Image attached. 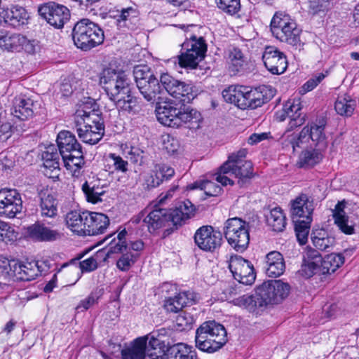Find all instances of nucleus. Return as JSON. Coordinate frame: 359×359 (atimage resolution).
<instances>
[{
	"instance_id": "obj_27",
	"label": "nucleus",
	"mask_w": 359,
	"mask_h": 359,
	"mask_svg": "<svg viewBox=\"0 0 359 359\" xmlns=\"http://www.w3.org/2000/svg\"><path fill=\"white\" fill-rule=\"evenodd\" d=\"M197 294L194 292L187 291L180 292L172 297L164 300L163 307L170 313H177L184 307L196 302Z\"/></svg>"
},
{
	"instance_id": "obj_49",
	"label": "nucleus",
	"mask_w": 359,
	"mask_h": 359,
	"mask_svg": "<svg viewBox=\"0 0 359 359\" xmlns=\"http://www.w3.org/2000/svg\"><path fill=\"white\" fill-rule=\"evenodd\" d=\"M137 258V254L131 252H123L116 261V267L121 271H128L135 264Z\"/></svg>"
},
{
	"instance_id": "obj_38",
	"label": "nucleus",
	"mask_w": 359,
	"mask_h": 359,
	"mask_svg": "<svg viewBox=\"0 0 359 359\" xmlns=\"http://www.w3.org/2000/svg\"><path fill=\"white\" fill-rule=\"evenodd\" d=\"M88 211L71 210L65 217L66 224L73 232L79 235H85V215Z\"/></svg>"
},
{
	"instance_id": "obj_7",
	"label": "nucleus",
	"mask_w": 359,
	"mask_h": 359,
	"mask_svg": "<svg viewBox=\"0 0 359 359\" xmlns=\"http://www.w3.org/2000/svg\"><path fill=\"white\" fill-rule=\"evenodd\" d=\"M270 27L272 34L280 41L292 46L299 44L302 29L287 14L276 12Z\"/></svg>"
},
{
	"instance_id": "obj_42",
	"label": "nucleus",
	"mask_w": 359,
	"mask_h": 359,
	"mask_svg": "<svg viewBox=\"0 0 359 359\" xmlns=\"http://www.w3.org/2000/svg\"><path fill=\"white\" fill-rule=\"evenodd\" d=\"M356 100L352 98L347 93L339 95L335 102L334 109L341 116H351L355 108Z\"/></svg>"
},
{
	"instance_id": "obj_60",
	"label": "nucleus",
	"mask_w": 359,
	"mask_h": 359,
	"mask_svg": "<svg viewBox=\"0 0 359 359\" xmlns=\"http://www.w3.org/2000/svg\"><path fill=\"white\" fill-rule=\"evenodd\" d=\"M20 50L23 49L29 54H34L39 48V41L34 39L29 40L25 36V41L20 44Z\"/></svg>"
},
{
	"instance_id": "obj_53",
	"label": "nucleus",
	"mask_w": 359,
	"mask_h": 359,
	"mask_svg": "<svg viewBox=\"0 0 359 359\" xmlns=\"http://www.w3.org/2000/svg\"><path fill=\"white\" fill-rule=\"evenodd\" d=\"M18 233L7 222L0 220V241L8 243L17 239Z\"/></svg>"
},
{
	"instance_id": "obj_61",
	"label": "nucleus",
	"mask_w": 359,
	"mask_h": 359,
	"mask_svg": "<svg viewBox=\"0 0 359 359\" xmlns=\"http://www.w3.org/2000/svg\"><path fill=\"white\" fill-rule=\"evenodd\" d=\"M172 330L170 328H161L150 332L146 336L153 338L154 339H159L163 341H166V338L171 336Z\"/></svg>"
},
{
	"instance_id": "obj_22",
	"label": "nucleus",
	"mask_w": 359,
	"mask_h": 359,
	"mask_svg": "<svg viewBox=\"0 0 359 359\" xmlns=\"http://www.w3.org/2000/svg\"><path fill=\"white\" fill-rule=\"evenodd\" d=\"M195 208L191 202L186 200L168 210L169 222L175 229L184 225L194 215Z\"/></svg>"
},
{
	"instance_id": "obj_25",
	"label": "nucleus",
	"mask_w": 359,
	"mask_h": 359,
	"mask_svg": "<svg viewBox=\"0 0 359 359\" xmlns=\"http://www.w3.org/2000/svg\"><path fill=\"white\" fill-rule=\"evenodd\" d=\"M85 235L95 236L103 233L109 225V217L100 212H88L85 215Z\"/></svg>"
},
{
	"instance_id": "obj_36",
	"label": "nucleus",
	"mask_w": 359,
	"mask_h": 359,
	"mask_svg": "<svg viewBox=\"0 0 359 359\" xmlns=\"http://www.w3.org/2000/svg\"><path fill=\"white\" fill-rule=\"evenodd\" d=\"M25 41V36L19 33L0 31V48L9 52L20 51V44Z\"/></svg>"
},
{
	"instance_id": "obj_12",
	"label": "nucleus",
	"mask_w": 359,
	"mask_h": 359,
	"mask_svg": "<svg viewBox=\"0 0 359 359\" xmlns=\"http://www.w3.org/2000/svg\"><path fill=\"white\" fill-rule=\"evenodd\" d=\"M38 13L50 25L56 29L62 28L70 19V11L67 7L54 1L40 5Z\"/></svg>"
},
{
	"instance_id": "obj_5",
	"label": "nucleus",
	"mask_w": 359,
	"mask_h": 359,
	"mask_svg": "<svg viewBox=\"0 0 359 359\" xmlns=\"http://www.w3.org/2000/svg\"><path fill=\"white\" fill-rule=\"evenodd\" d=\"M88 113L87 118L82 119V116H86L87 113L83 109L76 111L75 124L80 140L84 143L93 145L102 138L104 125L102 118L93 110Z\"/></svg>"
},
{
	"instance_id": "obj_35",
	"label": "nucleus",
	"mask_w": 359,
	"mask_h": 359,
	"mask_svg": "<svg viewBox=\"0 0 359 359\" xmlns=\"http://www.w3.org/2000/svg\"><path fill=\"white\" fill-rule=\"evenodd\" d=\"M81 190L88 203L96 204L102 201V196L105 194L100 180L86 181L81 186Z\"/></svg>"
},
{
	"instance_id": "obj_32",
	"label": "nucleus",
	"mask_w": 359,
	"mask_h": 359,
	"mask_svg": "<svg viewBox=\"0 0 359 359\" xmlns=\"http://www.w3.org/2000/svg\"><path fill=\"white\" fill-rule=\"evenodd\" d=\"M266 273L269 277H278L283 273L285 264L283 255L278 251H271L266 255Z\"/></svg>"
},
{
	"instance_id": "obj_56",
	"label": "nucleus",
	"mask_w": 359,
	"mask_h": 359,
	"mask_svg": "<svg viewBox=\"0 0 359 359\" xmlns=\"http://www.w3.org/2000/svg\"><path fill=\"white\" fill-rule=\"evenodd\" d=\"M163 148L168 154H174L180 149V142L175 137L167 135L163 138Z\"/></svg>"
},
{
	"instance_id": "obj_46",
	"label": "nucleus",
	"mask_w": 359,
	"mask_h": 359,
	"mask_svg": "<svg viewBox=\"0 0 359 359\" xmlns=\"http://www.w3.org/2000/svg\"><path fill=\"white\" fill-rule=\"evenodd\" d=\"M137 17L138 11L136 9L132 7L123 8L117 19V25L120 27L133 28V25L137 22Z\"/></svg>"
},
{
	"instance_id": "obj_34",
	"label": "nucleus",
	"mask_w": 359,
	"mask_h": 359,
	"mask_svg": "<svg viewBox=\"0 0 359 359\" xmlns=\"http://www.w3.org/2000/svg\"><path fill=\"white\" fill-rule=\"evenodd\" d=\"M147 339L137 337L128 347L121 349L122 359H144L146 356Z\"/></svg>"
},
{
	"instance_id": "obj_29",
	"label": "nucleus",
	"mask_w": 359,
	"mask_h": 359,
	"mask_svg": "<svg viewBox=\"0 0 359 359\" xmlns=\"http://www.w3.org/2000/svg\"><path fill=\"white\" fill-rule=\"evenodd\" d=\"M314 204L312 199H310L306 194H302L292 201L291 214L292 219L301 218H311Z\"/></svg>"
},
{
	"instance_id": "obj_4",
	"label": "nucleus",
	"mask_w": 359,
	"mask_h": 359,
	"mask_svg": "<svg viewBox=\"0 0 359 359\" xmlns=\"http://www.w3.org/2000/svg\"><path fill=\"white\" fill-rule=\"evenodd\" d=\"M224 327L215 320L203 323L196 330L195 345L200 351L213 353L227 342Z\"/></svg>"
},
{
	"instance_id": "obj_10",
	"label": "nucleus",
	"mask_w": 359,
	"mask_h": 359,
	"mask_svg": "<svg viewBox=\"0 0 359 359\" xmlns=\"http://www.w3.org/2000/svg\"><path fill=\"white\" fill-rule=\"evenodd\" d=\"M326 125L325 121L323 118L318 122H312L304 126L298 135L292 133L286 135L287 140H288L289 146L292 149L293 151L297 148H300L305 143L311 140L316 144H322L323 147L326 146L325 134L324 133Z\"/></svg>"
},
{
	"instance_id": "obj_40",
	"label": "nucleus",
	"mask_w": 359,
	"mask_h": 359,
	"mask_svg": "<svg viewBox=\"0 0 359 359\" xmlns=\"http://www.w3.org/2000/svg\"><path fill=\"white\" fill-rule=\"evenodd\" d=\"M168 359H197V355L193 348L183 343L169 346Z\"/></svg>"
},
{
	"instance_id": "obj_24",
	"label": "nucleus",
	"mask_w": 359,
	"mask_h": 359,
	"mask_svg": "<svg viewBox=\"0 0 359 359\" xmlns=\"http://www.w3.org/2000/svg\"><path fill=\"white\" fill-rule=\"evenodd\" d=\"M320 262V253L311 247H307L303 255L301 274L309 278L316 273H321Z\"/></svg>"
},
{
	"instance_id": "obj_64",
	"label": "nucleus",
	"mask_w": 359,
	"mask_h": 359,
	"mask_svg": "<svg viewBox=\"0 0 359 359\" xmlns=\"http://www.w3.org/2000/svg\"><path fill=\"white\" fill-rule=\"evenodd\" d=\"M161 180L155 176L152 171L144 176V185L149 189L158 187L161 184Z\"/></svg>"
},
{
	"instance_id": "obj_48",
	"label": "nucleus",
	"mask_w": 359,
	"mask_h": 359,
	"mask_svg": "<svg viewBox=\"0 0 359 359\" xmlns=\"http://www.w3.org/2000/svg\"><path fill=\"white\" fill-rule=\"evenodd\" d=\"M161 86L164 90H171L173 88L181 87L186 90H193V86L190 83H186L174 79L168 74H163L160 78Z\"/></svg>"
},
{
	"instance_id": "obj_13",
	"label": "nucleus",
	"mask_w": 359,
	"mask_h": 359,
	"mask_svg": "<svg viewBox=\"0 0 359 359\" xmlns=\"http://www.w3.org/2000/svg\"><path fill=\"white\" fill-rule=\"evenodd\" d=\"M229 269L235 280L239 283L251 285L256 278L252 263L238 255L231 256L229 261Z\"/></svg>"
},
{
	"instance_id": "obj_30",
	"label": "nucleus",
	"mask_w": 359,
	"mask_h": 359,
	"mask_svg": "<svg viewBox=\"0 0 359 359\" xmlns=\"http://www.w3.org/2000/svg\"><path fill=\"white\" fill-rule=\"evenodd\" d=\"M133 76L139 90L154 88L159 85L158 80L151 73L147 65H136L133 69Z\"/></svg>"
},
{
	"instance_id": "obj_37",
	"label": "nucleus",
	"mask_w": 359,
	"mask_h": 359,
	"mask_svg": "<svg viewBox=\"0 0 359 359\" xmlns=\"http://www.w3.org/2000/svg\"><path fill=\"white\" fill-rule=\"evenodd\" d=\"M147 339L146 353L150 359H163L165 353L169 348L168 341H163L159 339H154L147 336H143Z\"/></svg>"
},
{
	"instance_id": "obj_31",
	"label": "nucleus",
	"mask_w": 359,
	"mask_h": 359,
	"mask_svg": "<svg viewBox=\"0 0 359 359\" xmlns=\"http://www.w3.org/2000/svg\"><path fill=\"white\" fill-rule=\"evenodd\" d=\"M62 158L67 170H69L74 176L80 175V170L85 164L83 153L80 144H79V148L75 147L62 156Z\"/></svg>"
},
{
	"instance_id": "obj_33",
	"label": "nucleus",
	"mask_w": 359,
	"mask_h": 359,
	"mask_svg": "<svg viewBox=\"0 0 359 359\" xmlns=\"http://www.w3.org/2000/svg\"><path fill=\"white\" fill-rule=\"evenodd\" d=\"M33 104L30 98L21 96L15 97L12 114L20 121H25L33 116Z\"/></svg>"
},
{
	"instance_id": "obj_43",
	"label": "nucleus",
	"mask_w": 359,
	"mask_h": 359,
	"mask_svg": "<svg viewBox=\"0 0 359 359\" xmlns=\"http://www.w3.org/2000/svg\"><path fill=\"white\" fill-rule=\"evenodd\" d=\"M57 143L59 149V154L63 156L66 153L69 152L73 148H79V142L74 135L67 130L59 133L57 137Z\"/></svg>"
},
{
	"instance_id": "obj_9",
	"label": "nucleus",
	"mask_w": 359,
	"mask_h": 359,
	"mask_svg": "<svg viewBox=\"0 0 359 359\" xmlns=\"http://www.w3.org/2000/svg\"><path fill=\"white\" fill-rule=\"evenodd\" d=\"M206 51L207 44L203 37H197L195 34L187 35L178 57L179 64L181 67L195 69L205 57Z\"/></svg>"
},
{
	"instance_id": "obj_16",
	"label": "nucleus",
	"mask_w": 359,
	"mask_h": 359,
	"mask_svg": "<svg viewBox=\"0 0 359 359\" xmlns=\"http://www.w3.org/2000/svg\"><path fill=\"white\" fill-rule=\"evenodd\" d=\"M105 93L117 107L129 114H136L141 109L140 98L136 96L134 91H105Z\"/></svg>"
},
{
	"instance_id": "obj_47",
	"label": "nucleus",
	"mask_w": 359,
	"mask_h": 359,
	"mask_svg": "<svg viewBox=\"0 0 359 359\" xmlns=\"http://www.w3.org/2000/svg\"><path fill=\"white\" fill-rule=\"evenodd\" d=\"M229 69L234 74L240 72L244 66V59L241 50L237 48H233L229 53Z\"/></svg>"
},
{
	"instance_id": "obj_45",
	"label": "nucleus",
	"mask_w": 359,
	"mask_h": 359,
	"mask_svg": "<svg viewBox=\"0 0 359 359\" xmlns=\"http://www.w3.org/2000/svg\"><path fill=\"white\" fill-rule=\"evenodd\" d=\"M266 221L274 231H282L285 227V217L280 208L272 209L266 217Z\"/></svg>"
},
{
	"instance_id": "obj_2",
	"label": "nucleus",
	"mask_w": 359,
	"mask_h": 359,
	"mask_svg": "<svg viewBox=\"0 0 359 359\" xmlns=\"http://www.w3.org/2000/svg\"><path fill=\"white\" fill-rule=\"evenodd\" d=\"M290 286L280 280L264 282L259 285L254 294H244L233 300V304L254 313L257 309L269 304H279L287 297Z\"/></svg>"
},
{
	"instance_id": "obj_8",
	"label": "nucleus",
	"mask_w": 359,
	"mask_h": 359,
	"mask_svg": "<svg viewBox=\"0 0 359 359\" xmlns=\"http://www.w3.org/2000/svg\"><path fill=\"white\" fill-rule=\"evenodd\" d=\"M223 233L229 245L236 251L243 252L250 243L249 224L238 217L228 219L224 225Z\"/></svg>"
},
{
	"instance_id": "obj_58",
	"label": "nucleus",
	"mask_w": 359,
	"mask_h": 359,
	"mask_svg": "<svg viewBox=\"0 0 359 359\" xmlns=\"http://www.w3.org/2000/svg\"><path fill=\"white\" fill-rule=\"evenodd\" d=\"M109 157L113 161V166L115 170L123 173L128 170V163L127 161L123 160L120 156H117L115 154H110Z\"/></svg>"
},
{
	"instance_id": "obj_20",
	"label": "nucleus",
	"mask_w": 359,
	"mask_h": 359,
	"mask_svg": "<svg viewBox=\"0 0 359 359\" xmlns=\"http://www.w3.org/2000/svg\"><path fill=\"white\" fill-rule=\"evenodd\" d=\"M29 16L22 6L12 5L10 8H0V24H7L14 28L27 23Z\"/></svg>"
},
{
	"instance_id": "obj_50",
	"label": "nucleus",
	"mask_w": 359,
	"mask_h": 359,
	"mask_svg": "<svg viewBox=\"0 0 359 359\" xmlns=\"http://www.w3.org/2000/svg\"><path fill=\"white\" fill-rule=\"evenodd\" d=\"M217 7L224 13L233 15L241 10V0H215Z\"/></svg>"
},
{
	"instance_id": "obj_41",
	"label": "nucleus",
	"mask_w": 359,
	"mask_h": 359,
	"mask_svg": "<svg viewBox=\"0 0 359 359\" xmlns=\"http://www.w3.org/2000/svg\"><path fill=\"white\" fill-rule=\"evenodd\" d=\"M323 158V154L319 149H306L300 154L297 165L299 168H310L318 164Z\"/></svg>"
},
{
	"instance_id": "obj_51",
	"label": "nucleus",
	"mask_w": 359,
	"mask_h": 359,
	"mask_svg": "<svg viewBox=\"0 0 359 359\" xmlns=\"http://www.w3.org/2000/svg\"><path fill=\"white\" fill-rule=\"evenodd\" d=\"M225 102L233 104L241 109L246 108L245 100L243 97V91H222Z\"/></svg>"
},
{
	"instance_id": "obj_57",
	"label": "nucleus",
	"mask_w": 359,
	"mask_h": 359,
	"mask_svg": "<svg viewBox=\"0 0 359 359\" xmlns=\"http://www.w3.org/2000/svg\"><path fill=\"white\" fill-rule=\"evenodd\" d=\"M128 248L127 243L114 238L109 243L107 255L110 254L123 253Z\"/></svg>"
},
{
	"instance_id": "obj_54",
	"label": "nucleus",
	"mask_w": 359,
	"mask_h": 359,
	"mask_svg": "<svg viewBox=\"0 0 359 359\" xmlns=\"http://www.w3.org/2000/svg\"><path fill=\"white\" fill-rule=\"evenodd\" d=\"M151 171L155 176L161 180V182L170 180L175 175L174 169L165 164H156Z\"/></svg>"
},
{
	"instance_id": "obj_55",
	"label": "nucleus",
	"mask_w": 359,
	"mask_h": 359,
	"mask_svg": "<svg viewBox=\"0 0 359 359\" xmlns=\"http://www.w3.org/2000/svg\"><path fill=\"white\" fill-rule=\"evenodd\" d=\"M334 222L344 233L347 235L354 233V225L352 222L350 224L348 217H338Z\"/></svg>"
},
{
	"instance_id": "obj_1",
	"label": "nucleus",
	"mask_w": 359,
	"mask_h": 359,
	"mask_svg": "<svg viewBox=\"0 0 359 359\" xmlns=\"http://www.w3.org/2000/svg\"><path fill=\"white\" fill-rule=\"evenodd\" d=\"M181 93L180 91H172L170 97L165 100L161 97L162 91H140L143 97L151 103H156V112L158 121L165 126L180 128L187 125L191 130L200 128L202 116L197 110L186 107L197 95L194 91H186Z\"/></svg>"
},
{
	"instance_id": "obj_19",
	"label": "nucleus",
	"mask_w": 359,
	"mask_h": 359,
	"mask_svg": "<svg viewBox=\"0 0 359 359\" xmlns=\"http://www.w3.org/2000/svg\"><path fill=\"white\" fill-rule=\"evenodd\" d=\"M266 69L273 74H283L287 68V60L284 53L273 46H267L262 55Z\"/></svg>"
},
{
	"instance_id": "obj_6",
	"label": "nucleus",
	"mask_w": 359,
	"mask_h": 359,
	"mask_svg": "<svg viewBox=\"0 0 359 359\" xmlns=\"http://www.w3.org/2000/svg\"><path fill=\"white\" fill-rule=\"evenodd\" d=\"M75 46L84 51L102 44L104 39V31L95 22L88 18L78 21L72 29Z\"/></svg>"
},
{
	"instance_id": "obj_62",
	"label": "nucleus",
	"mask_w": 359,
	"mask_h": 359,
	"mask_svg": "<svg viewBox=\"0 0 359 359\" xmlns=\"http://www.w3.org/2000/svg\"><path fill=\"white\" fill-rule=\"evenodd\" d=\"M79 267L82 272H90L97 268V262L96 259L90 257L79 262Z\"/></svg>"
},
{
	"instance_id": "obj_23",
	"label": "nucleus",
	"mask_w": 359,
	"mask_h": 359,
	"mask_svg": "<svg viewBox=\"0 0 359 359\" xmlns=\"http://www.w3.org/2000/svg\"><path fill=\"white\" fill-rule=\"evenodd\" d=\"M12 276L17 280L22 281H30L35 279L42 271V265L38 262H20L16 261L13 263Z\"/></svg>"
},
{
	"instance_id": "obj_44",
	"label": "nucleus",
	"mask_w": 359,
	"mask_h": 359,
	"mask_svg": "<svg viewBox=\"0 0 359 359\" xmlns=\"http://www.w3.org/2000/svg\"><path fill=\"white\" fill-rule=\"evenodd\" d=\"M344 262V257L341 254L331 253L323 259L321 257V274H331Z\"/></svg>"
},
{
	"instance_id": "obj_63",
	"label": "nucleus",
	"mask_w": 359,
	"mask_h": 359,
	"mask_svg": "<svg viewBox=\"0 0 359 359\" xmlns=\"http://www.w3.org/2000/svg\"><path fill=\"white\" fill-rule=\"evenodd\" d=\"M99 299V295L96 292H91L86 299L81 300L76 309H83V310L88 309L93 304L97 303Z\"/></svg>"
},
{
	"instance_id": "obj_39",
	"label": "nucleus",
	"mask_w": 359,
	"mask_h": 359,
	"mask_svg": "<svg viewBox=\"0 0 359 359\" xmlns=\"http://www.w3.org/2000/svg\"><path fill=\"white\" fill-rule=\"evenodd\" d=\"M311 238L313 245L322 251H330L335 243L334 238L323 229L313 230Z\"/></svg>"
},
{
	"instance_id": "obj_28",
	"label": "nucleus",
	"mask_w": 359,
	"mask_h": 359,
	"mask_svg": "<svg viewBox=\"0 0 359 359\" xmlns=\"http://www.w3.org/2000/svg\"><path fill=\"white\" fill-rule=\"evenodd\" d=\"M54 146L48 147L42 154L43 173L49 178L57 177L60 172V156Z\"/></svg>"
},
{
	"instance_id": "obj_3",
	"label": "nucleus",
	"mask_w": 359,
	"mask_h": 359,
	"mask_svg": "<svg viewBox=\"0 0 359 359\" xmlns=\"http://www.w3.org/2000/svg\"><path fill=\"white\" fill-rule=\"evenodd\" d=\"M247 153L245 149H242L231 154L215 175L216 181L224 186L232 185L233 182L229 177L234 176L238 179L239 187H242L248 184L253 176V168L251 161L245 160Z\"/></svg>"
},
{
	"instance_id": "obj_59",
	"label": "nucleus",
	"mask_w": 359,
	"mask_h": 359,
	"mask_svg": "<svg viewBox=\"0 0 359 359\" xmlns=\"http://www.w3.org/2000/svg\"><path fill=\"white\" fill-rule=\"evenodd\" d=\"M205 191L206 195L210 196H217L221 191V187L211 181L203 182L201 187Z\"/></svg>"
},
{
	"instance_id": "obj_11",
	"label": "nucleus",
	"mask_w": 359,
	"mask_h": 359,
	"mask_svg": "<svg viewBox=\"0 0 359 359\" xmlns=\"http://www.w3.org/2000/svg\"><path fill=\"white\" fill-rule=\"evenodd\" d=\"M302 108V105L300 99L294 98L293 100H289L284 105L283 109L275 114V118L278 121H283L287 118L290 119L287 129L282 137V144L284 147H289L288 140H287V137L285 136L290 135V131L303 125L306 121V115L301 112Z\"/></svg>"
},
{
	"instance_id": "obj_17",
	"label": "nucleus",
	"mask_w": 359,
	"mask_h": 359,
	"mask_svg": "<svg viewBox=\"0 0 359 359\" xmlns=\"http://www.w3.org/2000/svg\"><path fill=\"white\" fill-rule=\"evenodd\" d=\"M26 233L28 238L37 242H54L63 236L60 230L51 229L40 221L28 226Z\"/></svg>"
},
{
	"instance_id": "obj_21",
	"label": "nucleus",
	"mask_w": 359,
	"mask_h": 359,
	"mask_svg": "<svg viewBox=\"0 0 359 359\" xmlns=\"http://www.w3.org/2000/svg\"><path fill=\"white\" fill-rule=\"evenodd\" d=\"M39 204L38 211L43 218H53L57 215V200L51 190L42 187L38 189Z\"/></svg>"
},
{
	"instance_id": "obj_18",
	"label": "nucleus",
	"mask_w": 359,
	"mask_h": 359,
	"mask_svg": "<svg viewBox=\"0 0 359 359\" xmlns=\"http://www.w3.org/2000/svg\"><path fill=\"white\" fill-rule=\"evenodd\" d=\"M100 84L103 90H124L126 88L131 89L128 79L123 72H116L115 69L107 68L104 69L100 79Z\"/></svg>"
},
{
	"instance_id": "obj_52",
	"label": "nucleus",
	"mask_w": 359,
	"mask_h": 359,
	"mask_svg": "<svg viewBox=\"0 0 359 359\" xmlns=\"http://www.w3.org/2000/svg\"><path fill=\"white\" fill-rule=\"evenodd\" d=\"M194 322L195 319L191 313L182 311L177 316L175 327L179 331L188 330Z\"/></svg>"
},
{
	"instance_id": "obj_26",
	"label": "nucleus",
	"mask_w": 359,
	"mask_h": 359,
	"mask_svg": "<svg viewBox=\"0 0 359 359\" xmlns=\"http://www.w3.org/2000/svg\"><path fill=\"white\" fill-rule=\"evenodd\" d=\"M143 223L151 233L161 228L169 226L168 210L156 206L144 218Z\"/></svg>"
},
{
	"instance_id": "obj_14",
	"label": "nucleus",
	"mask_w": 359,
	"mask_h": 359,
	"mask_svg": "<svg viewBox=\"0 0 359 359\" xmlns=\"http://www.w3.org/2000/svg\"><path fill=\"white\" fill-rule=\"evenodd\" d=\"M194 242L202 250L214 252L219 249L223 241L222 233L212 226H202L194 233Z\"/></svg>"
},
{
	"instance_id": "obj_15",
	"label": "nucleus",
	"mask_w": 359,
	"mask_h": 359,
	"mask_svg": "<svg viewBox=\"0 0 359 359\" xmlns=\"http://www.w3.org/2000/svg\"><path fill=\"white\" fill-rule=\"evenodd\" d=\"M22 210V201L16 189L0 190V215L14 218Z\"/></svg>"
}]
</instances>
